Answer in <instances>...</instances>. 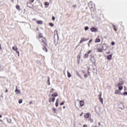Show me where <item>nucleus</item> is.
Returning <instances> with one entry per match:
<instances>
[{
	"mask_svg": "<svg viewBox=\"0 0 127 127\" xmlns=\"http://www.w3.org/2000/svg\"><path fill=\"white\" fill-rule=\"evenodd\" d=\"M124 81H120L116 85V87L118 88L119 91H122L124 89Z\"/></svg>",
	"mask_w": 127,
	"mask_h": 127,
	"instance_id": "obj_1",
	"label": "nucleus"
},
{
	"mask_svg": "<svg viewBox=\"0 0 127 127\" xmlns=\"http://www.w3.org/2000/svg\"><path fill=\"white\" fill-rule=\"evenodd\" d=\"M42 45L43 46H47V43H46V39H45L44 38H42Z\"/></svg>",
	"mask_w": 127,
	"mask_h": 127,
	"instance_id": "obj_2",
	"label": "nucleus"
},
{
	"mask_svg": "<svg viewBox=\"0 0 127 127\" xmlns=\"http://www.w3.org/2000/svg\"><path fill=\"white\" fill-rule=\"evenodd\" d=\"M90 117H91L90 113H88L84 114V118H85V119H88V120Z\"/></svg>",
	"mask_w": 127,
	"mask_h": 127,
	"instance_id": "obj_3",
	"label": "nucleus"
},
{
	"mask_svg": "<svg viewBox=\"0 0 127 127\" xmlns=\"http://www.w3.org/2000/svg\"><path fill=\"white\" fill-rule=\"evenodd\" d=\"M102 48L103 50H106V49H108L109 48V45H108L107 44H104L102 45Z\"/></svg>",
	"mask_w": 127,
	"mask_h": 127,
	"instance_id": "obj_4",
	"label": "nucleus"
},
{
	"mask_svg": "<svg viewBox=\"0 0 127 127\" xmlns=\"http://www.w3.org/2000/svg\"><path fill=\"white\" fill-rule=\"evenodd\" d=\"M91 32H97L98 31V29L96 28H92L90 29Z\"/></svg>",
	"mask_w": 127,
	"mask_h": 127,
	"instance_id": "obj_5",
	"label": "nucleus"
},
{
	"mask_svg": "<svg viewBox=\"0 0 127 127\" xmlns=\"http://www.w3.org/2000/svg\"><path fill=\"white\" fill-rule=\"evenodd\" d=\"M115 94H118V95H122V93L121 92V90H116L115 92Z\"/></svg>",
	"mask_w": 127,
	"mask_h": 127,
	"instance_id": "obj_6",
	"label": "nucleus"
},
{
	"mask_svg": "<svg viewBox=\"0 0 127 127\" xmlns=\"http://www.w3.org/2000/svg\"><path fill=\"white\" fill-rule=\"evenodd\" d=\"M15 92L16 93V95H19V94H20V90L17 89V87H16Z\"/></svg>",
	"mask_w": 127,
	"mask_h": 127,
	"instance_id": "obj_7",
	"label": "nucleus"
},
{
	"mask_svg": "<svg viewBox=\"0 0 127 127\" xmlns=\"http://www.w3.org/2000/svg\"><path fill=\"white\" fill-rule=\"evenodd\" d=\"M49 103H51V102H53V103H54L55 102V98H54V97L53 98H51L49 99Z\"/></svg>",
	"mask_w": 127,
	"mask_h": 127,
	"instance_id": "obj_8",
	"label": "nucleus"
},
{
	"mask_svg": "<svg viewBox=\"0 0 127 127\" xmlns=\"http://www.w3.org/2000/svg\"><path fill=\"white\" fill-rule=\"evenodd\" d=\"M112 57H113V55H110L109 56H107V58L108 60L111 61L112 60Z\"/></svg>",
	"mask_w": 127,
	"mask_h": 127,
	"instance_id": "obj_9",
	"label": "nucleus"
},
{
	"mask_svg": "<svg viewBox=\"0 0 127 127\" xmlns=\"http://www.w3.org/2000/svg\"><path fill=\"white\" fill-rule=\"evenodd\" d=\"M90 61L92 63H95V57H91L90 58Z\"/></svg>",
	"mask_w": 127,
	"mask_h": 127,
	"instance_id": "obj_10",
	"label": "nucleus"
},
{
	"mask_svg": "<svg viewBox=\"0 0 127 127\" xmlns=\"http://www.w3.org/2000/svg\"><path fill=\"white\" fill-rule=\"evenodd\" d=\"M12 50H14V51H17V47H16V46H14V47H12Z\"/></svg>",
	"mask_w": 127,
	"mask_h": 127,
	"instance_id": "obj_11",
	"label": "nucleus"
},
{
	"mask_svg": "<svg viewBox=\"0 0 127 127\" xmlns=\"http://www.w3.org/2000/svg\"><path fill=\"white\" fill-rule=\"evenodd\" d=\"M93 71L94 74H98V71L97 70V69L93 68Z\"/></svg>",
	"mask_w": 127,
	"mask_h": 127,
	"instance_id": "obj_12",
	"label": "nucleus"
},
{
	"mask_svg": "<svg viewBox=\"0 0 127 127\" xmlns=\"http://www.w3.org/2000/svg\"><path fill=\"white\" fill-rule=\"evenodd\" d=\"M58 96V93L55 92L52 95V97H57Z\"/></svg>",
	"mask_w": 127,
	"mask_h": 127,
	"instance_id": "obj_13",
	"label": "nucleus"
},
{
	"mask_svg": "<svg viewBox=\"0 0 127 127\" xmlns=\"http://www.w3.org/2000/svg\"><path fill=\"white\" fill-rule=\"evenodd\" d=\"M37 23L38 24H43V21H42L41 20H38V21H37Z\"/></svg>",
	"mask_w": 127,
	"mask_h": 127,
	"instance_id": "obj_14",
	"label": "nucleus"
},
{
	"mask_svg": "<svg viewBox=\"0 0 127 127\" xmlns=\"http://www.w3.org/2000/svg\"><path fill=\"white\" fill-rule=\"evenodd\" d=\"M99 100L102 104H104V99L101 97H99Z\"/></svg>",
	"mask_w": 127,
	"mask_h": 127,
	"instance_id": "obj_15",
	"label": "nucleus"
},
{
	"mask_svg": "<svg viewBox=\"0 0 127 127\" xmlns=\"http://www.w3.org/2000/svg\"><path fill=\"white\" fill-rule=\"evenodd\" d=\"M80 105L81 107H83V106H84V101H81L80 102Z\"/></svg>",
	"mask_w": 127,
	"mask_h": 127,
	"instance_id": "obj_16",
	"label": "nucleus"
},
{
	"mask_svg": "<svg viewBox=\"0 0 127 127\" xmlns=\"http://www.w3.org/2000/svg\"><path fill=\"white\" fill-rule=\"evenodd\" d=\"M88 121H89V122L90 123H93L94 122V120L93 119L91 118V117H90V118L88 119Z\"/></svg>",
	"mask_w": 127,
	"mask_h": 127,
	"instance_id": "obj_17",
	"label": "nucleus"
},
{
	"mask_svg": "<svg viewBox=\"0 0 127 127\" xmlns=\"http://www.w3.org/2000/svg\"><path fill=\"white\" fill-rule=\"evenodd\" d=\"M89 55L85 54L83 55V58H88Z\"/></svg>",
	"mask_w": 127,
	"mask_h": 127,
	"instance_id": "obj_18",
	"label": "nucleus"
},
{
	"mask_svg": "<svg viewBox=\"0 0 127 127\" xmlns=\"http://www.w3.org/2000/svg\"><path fill=\"white\" fill-rule=\"evenodd\" d=\"M98 52H103V49L101 48H98L97 49Z\"/></svg>",
	"mask_w": 127,
	"mask_h": 127,
	"instance_id": "obj_19",
	"label": "nucleus"
},
{
	"mask_svg": "<svg viewBox=\"0 0 127 127\" xmlns=\"http://www.w3.org/2000/svg\"><path fill=\"white\" fill-rule=\"evenodd\" d=\"M47 83L48 85H50V78H49L48 80L47 81Z\"/></svg>",
	"mask_w": 127,
	"mask_h": 127,
	"instance_id": "obj_20",
	"label": "nucleus"
},
{
	"mask_svg": "<svg viewBox=\"0 0 127 127\" xmlns=\"http://www.w3.org/2000/svg\"><path fill=\"white\" fill-rule=\"evenodd\" d=\"M71 73H70V72H69V71H67V77L68 78H71Z\"/></svg>",
	"mask_w": 127,
	"mask_h": 127,
	"instance_id": "obj_21",
	"label": "nucleus"
},
{
	"mask_svg": "<svg viewBox=\"0 0 127 127\" xmlns=\"http://www.w3.org/2000/svg\"><path fill=\"white\" fill-rule=\"evenodd\" d=\"M119 105H120L121 106H122L123 107V109L125 108V105H124V103H122V102H120Z\"/></svg>",
	"mask_w": 127,
	"mask_h": 127,
	"instance_id": "obj_22",
	"label": "nucleus"
},
{
	"mask_svg": "<svg viewBox=\"0 0 127 127\" xmlns=\"http://www.w3.org/2000/svg\"><path fill=\"white\" fill-rule=\"evenodd\" d=\"M101 41V40H100V39H99V38H97L96 39V40H95V42H96V43H99V42H100Z\"/></svg>",
	"mask_w": 127,
	"mask_h": 127,
	"instance_id": "obj_23",
	"label": "nucleus"
},
{
	"mask_svg": "<svg viewBox=\"0 0 127 127\" xmlns=\"http://www.w3.org/2000/svg\"><path fill=\"white\" fill-rule=\"evenodd\" d=\"M112 26L113 27V29H114L115 31H117V28H116V26L115 25L113 24Z\"/></svg>",
	"mask_w": 127,
	"mask_h": 127,
	"instance_id": "obj_24",
	"label": "nucleus"
},
{
	"mask_svg": "<svg viewBox=\"0 0 127 127\" xmlns=\"http://www.w3.org/2000/svg\"><path fill=\"white\" fill-rule=\"evenodd\" d=\"M43 50L44 51H46V52H48V51L47 50V48H46V47H44L43 48Z\"/></svg>",
	"mask_w": 127,
	"mask_h": 127,
	"instance_id": "obj_25",
	"label": "nucleus"
},
{
	"mask_svg": "<svg viewBox=\"0 0 127 127\" xmlns=\"http://www.w3.org/2000/svg\"><path fill=\"white\" fill-rule=\"evenodd\" d=\"M16 8H17V9H18V10H19V9H20V8L19 7V6L18 5H16Z\"/></svg>",
	"mask_w": 127,
	"mask_h": 127,
	"instance_id": "obj_26",
	"label": "nucleus"
},
{
	"mask_svg": "<svg viewBox=\"0 0 127 127\" xmlns=\"http://www.w3.org/2000/svg\"><path fill=\"white\" fill-rule=\"evenodd\" d=\"M30 5H31V3H27V6H28V7H30Z\"/></svg>",
	"mask_w": 127,
	"mask_h": 127,
	"instance_id": "obj_27",
	"label": "nucleus"
},
{
	"mask_svg": "<svg viewBox=\"0 0 127 127\" xmlns=\"http://www.w3.org/2000/svg\"><path fill=\"white\" fill-rule=\"evenodd\" d=\"M83 41H86V40H84V39H81L80 41V43H82Z\"/></svg>",
	"mask_w": 127,
	"mask_h": 127,
	"instance_id": "obj_28",
	"label": "nucleus"
},
{
	"mask_svg": "<svg viewBox=\"0 0 127 127\" xmlns=\"http://www.w3.org/2000/svg\"><path fill=\"white\" fill-rule=\"evenodd\" d=\"M50 4V3L48 2H45V5H49Z\"/></svg>",
	"mask_w": 127,
	"mask_h": 127,
	"instance_id": "obj_29",
	"label": "nucleus"
},
{
	"mask_svg": "<svg viewBox=\"0 0 127 127\" xmlns=\"http://www.w3.org/2000/svg\"><path fill=\"white\" fill-rule=\"evenodd\" d=\"M18 103H19V104L22 103V99L19 100V101H18Z\"/></svg>",
	"mask_w": 127,
	"mask_h": 127,
	"instance_id": "obj_30",
	"label": "nucleus"
},
{
	"mask_svg": "<svg viewBox=\"0 0 127 127\" xmlns=\"http://www.w3.org/2000/svg\"><path fill=\"white\" fill-rule=\"evenodd\" d=\"M84 29L86 31V30H88L89 29V27L88 26L85 27Z\"/></svg>",
	"mask_w": 127,
	"mask_h": 127,
	"instance_id": "obj_31",
	"label": "nucleus"
},
{
	"mask_svg": "<svg viewBox=\"0 0 127 127\" xmlns=\"http://www.w3.org/2000/svg\"><path fill=\"white\" fill-rule=\"evenodd\" d=\"M49 25H50V26H54V24L52 23H50Z\"/></svg>",
	"mask_w": 127,
	"mask_h": 127,
	"instance_id": "obj_32",
	"label": "nucleus"
},
{
	"mask_svg": "<svg viewBox=\"0 0 127 127\" xmlns=\"http://www.w3.org/2000/svg\"><path fill=\"white\" fill-rule=\"evenodd\" d=\"M54 91V89L52 88L50 90V93H53Z\"/></svg>",
	"mask_w": 127,
	"mask_h": 127,
	"instance_id": "obj_33",
	"label": "nucleus"
},
{
	"mask_svg": "<svg viewBox=\"0 0 127 127\" xmlns=\"http://www.w3.org/2000/svg\"><path fill=\"white\" fill-rule=\"evenodd\" d=\"M56 103H58L59 104V98H58L56 100Z\"/></svg>",
	"mask_w": 127,
	"mask_h": 127,
	"instance_id": "obj_34",
	"label": "nucleus"
},
{
	"mask_svg": "<svg viewBox=\"0 0 127 127\" xmlns=\"http://www.w3.org/2000/svg\"><path fill=\"white\" fill-rule=\"evenodd\" d=\"M39 37H40V38H41V37H42V34H40L39 35Z\"/></svg>",
	"mask_w": 127,
	"mask_h": 127,
	"instance_id": "obj_35",
	"label": "nucleus"
},
{
	"mask_svg": "<svg viewBox=\"0 0 127 127\" xmlns=\"http://www.w3.org/2000/svg\"><path fill=\"white\" fill-rule=\"evenodd\" d=\"M53 112H54V113H56V109L54 108V109H53Z\"/></svg>",
	"mask_w": 127,
	"mask_h": 127,
	"instance_id": "obj_36",
	"label": "nucleus"
},
{
	"mask_svg": "<svg viewBox=\"0 0 127 127\" xmlns=\"http://www.w3.org/2000/svg\"><path fill=\"white\" fill-rule=\"evenodd\" d=\"M92 52V51L90 50V51H89L88 52H87V54L89 55L90 54V53H91Z\"/></svg>",
	"mask_w": 127,
	"mask_h": 127,
	"instance_id": "obj_37",
	"label": "nucleus"
},
{
	"mask_svg": "<svg viewBox=\"0 0 127 127\" xmlns=\"http://www.w3.org/2000/svg\"><path fill=\"white\" fill-rule=\"evenodd\" d=\"M64 102L63 101L62 103L60 104L61 106L64 105Z\"/></svg>",
	"mask_w": 127,
	"mask_h": 127,
	"instance_id": "obj_38",
	"label": "nucleus"
},
{
	"mask_svg": "<svg viewBox=\"0 0 127 127\" xmlns=\"http://www.w3.org/2000/svg\"><path fill=\"white\" fill-rule=\"evenodd\" d=\"M85 78H88V75L87 74H84Z\"/></svg>",
	"mask_w": 127,
	"mask_h": 127,
	"instance_id": "obj_39",
	"label": "nucleus"
},
{
	"mask_svg": "<svg viewBox=\"0 0 127 127\" xmlns=\"http://www.w3.org/2000/svg\"><path fill=\"white\" fill-rule=\"evenodd\" d=\"M82 127H88V126L86 124L84 125Z\"/></svg>",
	"mask_w": 127,
	"mask_h": 127,
	"instance_id": "obj_40",
	"label": "nucleus"
},
{
	"mask_svg": "<svg viewBox=\"0 0 127 127\" xmlns=\"http://www.w3.org/2000/svg\"><path fill=\"white\" fill-rule=\"evenodd\" d=\"M55 32H57V36H58V31L55 30Z\"/></svg>",
	"mask_w": 127,
	"mask_h": 127,
	"instance_id": "obj_41",
	"label": "nucleus"
},
{
	"mask_svg": "<svg viewBox=\"0 0 127 127\" xmlns=\"http://www.w3.org/2000/svg\"><path fill=\"white\" fill-rule=\"evenodd\" d=\"M16 52L18 53V56H19V51H16Z\"/></svg>",
	"mask_w": 127,
	"mask_h": 127,
	"instance_id": "obj_42",
	"label": "nucleus"
},
{
	"mask_svg": "<svg viewBox=\"0 0 127 127\" xmlns=\"http://www.w3.org/2000/svg\"><path fill=\"white\" fill-rule=\"evenodd\" d=\"M72 6L73 8H75L76 7V5H73Z\"/></svg>",
	"mask_w": 127,
	"mask_h": 127,
	"instance_id": "obj_43",
	"label": "nucleus"
},
{
	"mask_svg": "<svg viewBox=\"0 0 127 127\" xmlns=\"http://www.w3.org/2000/svg\"><path fill=\"white\" fill-rule=\"evenodd\" d=\"M58 104H59V103L56 102V107H58Z\"/></svg>",
	"mask_w": 127,
	"mask_h": 127,
	"instance_id": "obj_44",
	"label": "nucleus"
},
{
	"mask_svg": "<svg viewBox=\"0 0 127 127\" xmlns=\"http://www.w3.org/2000/svg\"><path fill=\"white\" fill-rule=\"evenodd\" d=\"M115 43H115V42H112L111 43V44H112V45H114V44H115Z\"/></svg>",
	"mask_w": 127,
	"mask_h": 127,
	"instance_id": "obj_45",
	"label": "nucleus"
},
{
	"mask_svg": "<svg viewBox=\"0 0 127 127\" xmlns=\"http://www.w3.org/2000/svg\"><path fill=\"white\" fill-rule=\"evenodd\" d=\"M93 41V39H91L89 41V43H91V42H92Z\"/></svg>",
	"mask_w": 127,
	"mask_h": 127,
	"instance_id": "obj_46",
	"label": "nucleus"
},
{
	"mask_svg": "<svg viewBox=\"0 0 127 127\" xmlns=\"http://www.w3.org/2000/svg\"><path fill=\"white\" fill-rule=\"evenodd\" d=\"M52 19L53 20H55V17H53Z\"/></svg>",
	"mask_w": 127,
	"mask_h": 127,
	"instance_id": "obj_47",
	"label": "nucleus"
},
{
	"mask_svg": "<svg viewBox=\"0 0 127 127\" xmlns=\"http://www.w3.org/2000/svg\"><path fill=\"white\" fill-rule=\"evenodd\" d=\"M99 98H101L102 97V94H100V95L98 96Z\"/></svg>",
	"mask_w": 127,
	"mask_h": 127,
	"instance_id": "obj_48",
	"label": "nucleus"
},
{
	"mask_svg": "<svg viewBox=\"0 0 127 127\" xmlns=\"http://www.w3.org/2000/svg\"><path fill=\"white\" fill-rule=\"evenodd\" d=\"M5 93H7V92H8V90H7V89H6V90H5Z\"/></svg>",
	"mask_w": 127,
	"mask_h": 127,
	"instance_id": "obj_49",
	"label": "nucleus"
},
{
	"mask_svg": "<svg viewBox=\"0 0 127 127\" xmlns=\"http://www.w3.org/2000/svg\"><path fill=\"white\" fill-rule=\"evenodd\" d=\"M124 95H127V92H125L124 93Z\"/></svg>",
	"mask_w": 127,
	"mask_h": 127,
	"instance_id": "obj_50",
	"label": "nucleus"
},
{
	"mask_svg": "<svg viewBox=\"0 0 127 127\" xmlns=\"http://www.w3.org/2000/svg\"><path fill=\"white\" fill-rule=\"evenodd\" d=\"M1 50V45L0 44V50Z\"/></svg>",
	"mask_w": 127,
	"mask_h": 127,
	"instance_id": "obj_51",
	"label": "nucleus"
},
{
	"mask_svg": "<svg viewBox=\"0 0 127 127\" xmlns=\"http://www.w3.org/2000/svg\"><path fill=\"white\" fill-rule=\"evenodd\" d=\"M110 52H108L107 53H106V54H110Z\"/></svg>",
	"mask_w": 127,
	"mask_h": 127,
	"instance_id": "obj_52",
	"label": "nucleus"
},
{
	"mask_svg": "<svg viewBox=\"0 0 127 127\" xmlns=\"http://www.w3.org/2000/svg\"><path fill=\"white\" fill-rule=\"evenodd\" d=\"M88 75H90V71H88Z\"/></svg>",
	"mask_w": 127,
	"mask_h": 127,
	"instance_id": "obj_53",
	"label": "nucleus"
},
{
	"mask_svg": "<svg viewBox=\"0 0 127 127\" xmlns=\"http://www.w3.org/2000/svg\"><path fill=\"white\" fill-rule=\"evenodd\" d=\"M38 30H39V29L37 28H36V31H38Z\"/></svg>",
	"mask_w": 127,
	"mask_h": 127,
	"instance_id": "obj_54",
	"label": "nucleus"
},
{
	"mask_svg": "<svg viewBox=\"0 0 127 127\" xmlns=\"http://www.w3.org/2000/svg\"><path fill=\"white\" fill-rule=\"evenodd\" d=\"M29 104H30V105L31 104H32V102H31V101L30 102H29Z\"/></svg>",
	"mask_w": 127,
	"mask_h": 127,
	"instance_id": "obj_55",
	"label": "nucleus"
},
{
	"mask_svg": "<svg viewBox=\"0 0 127 127\" xmlns=\"http://www.w3.org/2000/svg\"><path fill=\"white\" fill-rule=\"evenodd\" d=\"M82 115H83V113H82L81 114V115H80V117H81Z\"/></svg>",
	"mask_w": 127,
	"mask_h": 127,
	"instance_id": "obj_56",
	"label": "nucleus"
},
{
	"mask_svg": "<svg viewBox=\"0 0 127 127\" xmlns=\"http://www.w3.org/2000/svg\"><path fill=\"white\" fill-rule=\"evenodd\" d=\"M87 68L88 69V70H90V67H89L88 66H87Z\"/></svg>",
	"mask_w": 127,
	"mask_h": 127,
	"instance_id": "obj_57",
	"label": "nucleus"
},
{
	"mask_svg": "<svg viewBox=\"0 0 127 127\" xmlns=\"http://www.w3.org/2000/svg\"><path fill=\"white\" fill-rule=\"evenodd\" d=\"M88 47H90V44H88Z\"/></svg>",
	"mask_w": 127,
	"mask_h": 127,
	"instance_id": "obj_58",
	"label": "nucleus"
},
{
	"mask_svg": "<svg viewBox=\"0 0 127 127\" xmlns=\"http://www.w3.org/2000/svg\"><path fill=\"white\" fill-rule=\"evenodd\" d=\"M32 2H34V0H32Z\"/></svg>",
	"mask_w": 127,
	"mask_h": 127,
	"instance_id": "obj_59",
	"label": "nucleus"
},
{
	"mask_svg": "<svg viewBox=\"0 0 127 127\" xmlns=\"http://www.w3.org/2000/svg\"><path fill=\"white\" fill-rule=\"evenodd\" d=\"M65 106H64L63 109H65Z\"/></svg>",
	"mask_w": 127,
	"mask_h": 127,
	"instance_id": "obj_60",
	"label": "nucleus"
},
{
	"mask_svg": "<svg viewBox=\"0 0 127 127\" xmlns=\"http://www.w3.org/2000/svg\"><path fill=\"white\" fill-rule=\"evenodd\" d=\"M33 20H36V19H33Z\"/></svg>",
	"mask_w": 127,
	"mask_h": 127,
	"instance_id": "obj_61",
	"label": "nucleus"
},
{
	"mask_svg": "<svg viewBox=\"0 0 127 127\" xmlns=\"http://www.w3.org/2000/svg\"><path fill=\"white\" fill-rule=\"evenodd\" d=\"M0 118H2V116L1 115H0Z\"/></svg>",
	"mask_w": 127,
	"mask_h": 127,
	"instance_id": "obj_62",
	"label": "nucleus"
},
{
	"mask_svg": "<svg viewBox=\"0 0 127 127\" xmlns=\"http://www.w3.org/2000/svg\"><path fill=\"white\" fill-rule=\"evenodd\" d=\"M120 109H121V110H123V108H120Z\"/></svg>",
	"mask_w": 127,
	"mask_h": 127,
	"instance_id": "obj_63",
	"label": "nucleus"
},
{
	"mask_svg": "<svg viewBox=\"0 0 127 127\" xmlns=\"http://www.w3.org/2000/svg\"><path fill=\"white\" fill-rule=\"evenodd\" d=\"M0 122H1V120H0Z\"/></svg>",
	"mask_w": 127,
	"mask_h": 127,
	"instance_id": "obj_64",
	"label": "nucleus"
}]
</instances>
